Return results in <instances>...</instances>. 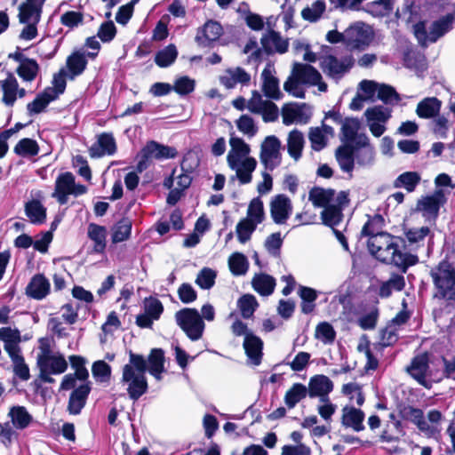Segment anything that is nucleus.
I'll list each match as a JSON object with an SVG mask.
<instances>
[{"instance_id":"nucleus-59","label":"nucleus","mask_w":455,"mask_h":455,"mask_svg":"<svg viewBox=\"0 0 455 455\" xmlns=\"http://www.w3.org/2000/svg\"><path fill=\"white\" fill-rule=\"evenodd\" d=\"M92 373L96 381L108 382L111 376V367L105 361H96L92 364Z\"/></svg>"},{"instance_id":"nucleus-25","label":"nucleus","mask_w":455,"mask_h":455,"mask_svg":"<svg viewBox=\"0 0 455 455\" xmlns=\"http://www.w3.org/2000/svg\"><path fill=\"white\" fill-rule=\"evenodd\" d=\"M251 81V75L243 68H229L220 76V84L227 89H233L238 84L247 85Z\"/></svg>"},{"instance_id":"nucleus-61","label":"nucleus","mask_w":455,"mask_h":455,"mask_svg":"<svg viewBox=\"0 0 455 455\" xmlns=\"http://www.w3.org/2000/svg\"><path fill=\"white\" fill-rule=\"evenodd\" d=\"M237 129L248 138H252L258 132L254 120L248 115H243L235 122Z\"/></svg>"},{"instance_id":"nucleus-48","label":"nucleus","mask_w":455,"mask_h":455,"mask_svg":"<svg viewBox=\"0 0 455 455\" xmlns=\"http://www.w3.org/2000/svg\"><path fill=\"white\" fill-rule=\"evenodd\" d=\"M132 227V220L128 218L118 221L112 229V242L117 243L126 241L131 235Z\"/></svg>"},{"instance_id":"nucleus-13","label":"nucleus","mask_w":455,"mask_h":455,"mask_svg":"<svg viewBox=\"0 0 455 455\" xmlns=\"http://www.w3.org/2000/svg\"><path fill=\"white\" fill-rule=\"evenodd\" d=\"M391 108L374 106L365 110L364 116L370 132L375 137H380L387 130L386 124L391 118Z\"/></svg>"},{"instance_id":"nucleus-21","label":"nucleus","mask_w":455,"mask_h":455,"mask_svg":"<svg viewBox=\"0 0 455 455\" xmlns=\"http://www.w3.org/2000/svg\"><path fill=\"white\" fill-rule=\"evenodd\" d=\"M260 44L267 54H283L289 48V40L273 29H268L262 35Z\"/></svg>"},{"instance_id":"nucleus-41","label":"nucleus","mask_w":455,"mask_h":455,"mask_svg":"<svg viewBox=\"0 0 455 455\" xmlns=\"http://www.w3.org/2000/svg\"><path fill=\"white\" fill-rule=\"evenodd\" d=\"M405 286V280L403 275L392 274L390 278L380 284L379 295L381 298H388L393 291H401Z\"/></svg>"},{"instance_id":"nucleus-44","label":"nucleus","mask_w":455,"mask_h":455,"mask_svg":"<svg viewBox=\"0 0 455 455\" xmlns=\"http://www.w3.org/2000/svg\"><path fill=\"white\" fill-rule=\"evenodd\" d=\"M304 146V135L297 129L292 130L288 136L287 147L289 155L295 160L301 156Z\"/></svg>"},{"instance_id":"nucleus-57","label":"nucleus","mask_w":455,"mask_h":455,"mask_svg":"<svg viewBox=\"0 0 455 455\" xmlns=\"http://www.w3.org/2000/svg\"><path fill=\"white\" fill-rule=\"evenodd\" d=\"M336 158L343 172H349L353 170L355 159L350 148L345 147L339 148L336 151Z\"/></svg>"},{"instance_id":"nucleus-12","label":"nucleus","mask_w":455,"mask_h":455,"mask_svg":"<svg viewBox=\"0 0 455 455\" xmlns=\"http://www.w3.org/2000/svg\"><path fill=\"white\" fill-rule=\"evenodd\" d=\"M281 141L274 135L267 136L260 146L259 159L267 171L272 172L282 163Z\"/></svg>"},{"instance_id":"nucleus-49","label":"nucleus","mask_w":455,"mask_h":455,"mask_svg":"<svg viewBox=\"0 0 455 455\" xmlns=\"http://www.w3.org/2000/svg\"><path fill=\"white\" fill-rule=\"evenodd\" d=\"M178 51L174 44H169L158 51L155 57L156 64L160 68H167L176 60Z\"/></svg>"},{"instance_id":"nucleus-34","label":"nucleus","mask_w":455,"mask_h":455,"mask_svg":"<svg viewBox=\"0 0 455 455\" xmlns=\"http://www.w3.org/2000/svg\"><path fill=\"white\" fill-rule=\"evenodd\" d=\"M442 101L436 97H427L420 100L416 108V114L423 119L435 118L441 110Z\"/></svg>"},{"instance_id":"nucleus-17","label":"nucleus","mask_w":455,"mask_h":455,"mask_svg":"<svg viewBox=\"0 0 455 455\" xmlns=\"http://www.w3.org/2000/svg\"><path fill=\"white\" fill-rule=\"evenodd\" d=\"M282 116L285 125L306 124L312 116V111L305 103H289L282 108Z\"/></svg>"},{"instance_id":"nucleus-38","label":"nucleus","mask_w":455,"mask_h":455,"mask_svg":"<svg viewBox=\"0 0 455 455\" xmlns=\"http://www.w3.org/2000/svg\"><path fill=\"white\" fill-rule=\"evenodd\" d=\"M8 416L16 429H25L32 422L33 417L24 406H13L10 409Z\"/></svg>"},{"instance_id":"nucleus-60","label":"nucleus","mask_w":455,"mask_h":455,"mask_svg":"<svg viewBox=\"0 0 455 455\" xmlns=\"http://www.w3.org/2000/svg\"><path fill=\"white\" fill-rule=\"evenodd\" d=\"M360 123L355 118H346L341 124V132L343 140L347 142L355 140L359 130Z\"/></svg>"},{"instance_id":"nucleus-64","label":"nucleus","mask_w":455,"mask_h":455,"mask_svg":"<svg viewBox=\"0 0 455 455\" xmlns=\"http://www.w3.org/2000/svg\"><path fill=\"white\" fill-rule=\"evenodd\" d=\"M377 96L379 100L387 105H395L400 100L399 94L395 92V88L387 84L379 85Z\"/></svg>"},{"instance_id":"nucleus-8","label":"nucleus","mask_w":455,"mask_h":455,"mask_svg":"<svg viewBox=\"0 0 455 455\" xmlns=\"http://www.w3.org/2000/svg\"><path fill=\"white\" fill-rule=\"evenodd\" d=\"M430 274L437 291L436 296L455 303V267L443 260Z\"/></svg>"},{"instance_id":"nucleus-9","label":"nucleus","mask_w":455,"mask_h":455,"mask_svg":"<svg viewBox=\"0 0 455 455\" xmlns=\"http://www.w3.org/2000/svg\"><path fill=\"white\" fill-rule=\"evenodd\" d=\"M175 320L192 341L199 340L203 337L205 324L196 308L186 307L179 310L175 314Z\"/></svg>"},{"instance_id":"nucleus-35","label":"nucleus","mask_w":455,"mask_h":455,"mask_svg":"<svg viewBox=\"0 0 455 455\" xmlns=\"http://www.w3.org/2000/svg\"><path fill=\"white\" fill-rule=\"evenodd\" d=\"M57 98V93L52 88L47 87L44 91L39 93L36 99L28 104L27 109L29 116L39 114L43 112L49 103Z\"/></svg>"},{"instance_id":"nucleus-24","label":"nucleus","mask_w":455,"mask_h":455,"mask_svg":"<svg viewBox=\"0 0 455 455\" xmlns=\"http://www.w3.org/2000/svg\"><path fill=\"white\" fill-rule=\"evenodd\" d=\"M262 86L261 89L267 98L278 100L283 93L279 87V81L274 76V68L267 65L261 73Z\"/></svg>"},{"instance_id":"nucleus-27","label":"nucleus","mask_w":455,"mask_h":455,"mask_svg":"<svg viewBox=\"0 0 455 455\" xmlns=\"http://www.w3.org/2000/svg\"><path fill=\"white\" fill-rule=\"evenodd\" d=\"M333 389L332 381L325 375H315L308 383L307 393L311 398L319 397L320 400L328 398Z\"/></svg>"},{"instance_id":"nucleus-63","label":"nucleus","mask_w":455,"mask_h":455,"mask_svg":"<svg viewBox=\"0 0 455 455\" xmlns=\"http://www.w3.org/2000/svg\"><path fill=\"white\" fill-rule=\"evenodd\" d=\"M258 225L245 218L240 220L236 226L237 238L240 243H244L250 240L251 234L254 232Z\"/></svg>"},{"instance_id":"nucleus-10","label":"nucleus","mask_w":455,"mask_h":455,"mask_svg":"<svg viewBox=\"0 0 455 455\" xmlns=\"http://www.w3.org/2000/svg\"><path fill=\"white\" fill-rule=\"evenodd\" d=\"M87 188L82 184L75 182V176L69 172H64L59 175L55 181V189L52 196L57 199L60 204L68 203V196L73 195L78 196L85 194Z\"/></svg>"},{"instance_id":"nucleus-31","label":"nucleus","mask_w":455,"mask_h":455,"mask_svg":"<svg viewBox=\"0 0 455 455\" xmlns=\"http://www.w3.org/2000/svg\"><path fill=\"white\" fill-rule=\"evenodd\" d=\"M455 20V12L448 13L434 21L429 28V42L435 43L452 28Z\"/></svg>"},{"instance_id":"nucleus-56","label":"nucleus","mask_w":455,"mask_h":455,"mask_svg":"<svg viewBox=\"0 0 455 455\" xmlns=\"http://www.w3.org/2000/svg\"><path fill=\"white\" fill-rule=\"evenodd\" d=\"M246 220H250L256 225L260 224L264 220V207L262 201L259 198H253L249 204L247 209Z\"/></svg>"},{"instance_id":"nucleus-18","label":"nucleus","mask_w":455,"mask_h":455,"mask_svg":"<svg viewBox=\"0 0 455 455\" xmlns=\"http://www.w3.org/2000/svg\"><path fill=\"white\" fill-rule=\"evenodd\" d=\"M143 308L144 313L137 315L136 323L141 328H151L163 314L164 306L157 298L151 296L144 299Z\"/></svg>"},{"instance_id":"nucleus-16","label":"nucleus","mask_w":455,"mask_h":455,"mask_svg":"<svg viewBox=\"0 0 455 455\" xmlns=\"http://www.w3.org/2000/svg\"><path fill=\"white\" fill-rule=\"evenodd\" d=\"M372 39V31L363 23L350 26L344 33V41L355 49H363Z\"/></svg>"},{"instance_id":"nucleus-39","label":"nucleus","mask_w":455,"mask_h":455,"mask_svg":"<svg viewBox=\"0 0 455 455\" xmlns=\"http://www.w3.org/2000/svg\"><path fill=\"white\" fill-rule=\"evenodd\" d=\"M403 417L417 426L422 433H432L434 428L429 427L421 409L408 406L403 409Z\"/></svg>"},{"instance_id":"nucleus-4","label":"nucleus","mask_w":455,"mask_h":455,"mask_svg":"<svg viewBox=\"0 0 455 455\" xmlns=\"http://www.w3.org/2000/svg\"><path fill=\"white\" fill-rule=\"evenodd\" d=\"M230 150L227 155V164L235 172L232 180L237 179L241 185L249 184L252 180V173L257 167V160L251 156V147L243 139L231 136Z\"/></svg>"},{"instance_id":"nucleus-28","label":"nucleus","mask_w":455,"mask_h":455,"mask_svg":"<svg viewBox=\"0 0 455 455\" xmlns=\"http://www.w3.org/2000/svg\"><path fill=\"white\" fill-rule=\"evenodd\" d=\"M50 282L42 274L35 275L26 288V294L35 299H43L50 292Z\"/></svg>"},{"instance_id":"nucleus-45","label":"nucleus","mask_w":455,"mask_h":455,"mask_svg":"<svg viewBox=\"0 0 455 455\" xmlns=\"http://www.w3.org/2000/svg\"><path fill=\"white\" fill-rule=\"evenodd\" d=\"M299 296L301 299V312L303 314H310L315 307V301L317 299V291L310 287L299 286Z\"/></svg>"},{"instance_id":"nucleus-6","label":"nucleus","mask_w":455,"mask_h":455,"mask_svg":"<svg viewBox=\"0 0 455 455\" xmlns=\"http://www.w3.org/2000/svg\"><path fill=\"white\" fill-rule=\"evenodd\" d=\"M0 340L4 342V348L11 358L14 375L22 381L28 380L30 372L21 354L20 331L3 327L0 329Z\"/></svg>"},{"instance_id":"nucleus-40","label":"nucleus","mask_w":455,"mask_h":455,"mask_svg":"<svg viewBox=\"0 0 455 455\" xmlns=\"http://www.w3.org/2000/svg\"><path fill=\"white\" fill-rule=\"evenodd\" d=\"M307 395V387L305 385L294 383L284 395V403L289 409H292Z\"/></svg>"},{"instance_id":"nucleus-22","label":"nucleus","mask_w":455,"mask_h":455,"mask_svg":"<svg viewBox=\"0 0 455 455\" xmlns=\"http://www.w3.org/2000/svg\"><path fill=\"white\" fill-rule=\"evenodd\" d=\"M223 34L221 25L214 20H208L197 29L196 42L201 47H211Z\"/></svg>"},{"instance_id":"nucleus-50","label":"nucleus","mask_w":455,"mask_h":455,"mask_svg":"<svg viewBox=\"0 0 455 455\" xmlns=\"http://www.w3.org/2000/svg\"><path fill=\"white\" fill-rule=\"evenodd\" d=\"M228 267L234 275H244L249 268V261L243 253L235 252L228 259Z\"/></svg>"},{"instance_id":"nucleus-53","label":"nucleus","mask_w":455,"mask_h":455,"mask_svg":"<svg viewBox=\"0 0 455 455\" xmlns=\"http://www.w3.org/2000/svg\"><path fill=\"white\" fill-rule=\"evenodd\" d=\"M13 150L20 156L31 157L39 153V146L35 140L25 138L16 144Z\"/></svg>"},{"instance_id":"nucleus-62","label":"nucleus","mask_w":455,"mask_h":455,"mask_svg":"<svg viewBox=\"0 0 455 455\" xmlns=\"http://www.w3.org/2000/svg\"><path fill=\"white\" fill-rule=\"evenodd\" d=\"M217 274L209 267H204L197 275L196 283L204 290L211 289L214 283Z\"/></svg>"},{"instance_id":"nucleus-52","label":"nucleus","mask_w":455,"mask_h":455,"mask_svg":"<svg viewBox=\"0 0 455 455\" xmlns=\"http://www.w3.org/2000/svg\"><path fill=\"white\" fill-rule=\"evenodd\" d=\"M325 10V2L323 0H316L301 11V16L305 20L315 22L321 19Z\"/></svg>"},{"instance_id":"nucleus-30","label":"nucleus","mask_w":455,"mask_h":455,"mask_svg":"<svg viewBox=\"0 0 455 455\" xmlns=\"http://www.w3.org/2000/svg\"><path fill=\"white\" fill-rule=\"evenodd\" d=\"M243 348L250 362L259 365L262 358L263 341L254 334L246 335L243 340Z\"/></svg>"},{"instance_id":"nucleus-15","label":"nucleus","mask_w":455,"mask_h":455,"mask_svg":"<svg viewBox=\"0 0 455 455\" xmlns=\"http://www.w3.org/2000/svg\"><path fill=\"white\" fill-rule=\"evenodd\" d=\"M141 155L143 159L138 164L140 171L147 167L146 162L149 159L164 160L174 158L177 156V150L174 148L151 140L142 148Z\"/></svg>"},{"instance_id":"nucleus-3","label":"nucleus","mask_w":455,"mask_h":455,"mask_svg":"<svg viewBox=\"0 0 455 455\" xmlns=\"http://www.w3.org/2000/svg\"><path fill=\"white\" fill-rule=\"evenodd\" d=\"M308 199L314 206L323 208L321 212L323 222L330 227L337 226L343 219V210L348 205V194L346 191L336 192L331 188H313Z\"/></svg>"},{"instance_id":"nucleus-33","label":"nucleus","mask_w":455,"mask_h":455,"mask_svg":"<svg viewBox=\"0 0 455 455\" xmlns=\"http://www.w3.org/2000/svg\"><path fill=\"white\" fill-rule=\"evenodd\" d=\"M116 151L115 138L110 133H102L98 139V144L92 146L90 154L92 157H101L103 156H112Z\"/></svg>"},{"instance_id":"nucleus-7","label":"nucleus","mask_w":455,"mask_h":455,"mask_svg":"<svg viewBox=\"0 0 455 455\" xmlns=\"http://www.w3.org/2000/svg\"><path fill=\"white\" fill-rule=\"evenodd\" d=\"M37 365L40 379L46 383L54 382L52 375H60L68 369V362L60 352L52 351L47 343L41 342L40 353L37 355Z\"/></svg>"},{"instance_id":"nucleus-29","label":"nucleus","mask_w":455,"mask_h":455,"mask_svg":"<svg viewBox=\"0 0 455 455\" xmlns=\"http://www.w3.org/2000/svg\"><path fill=\"white\" fill-rule=\"evenodd\" d=\"M90 391V382L84 381L71 393L68 401V411L71 414L77 415L81 412L85 405Z\"/></svg>"},{"instance_id":"nucleus-14","label":"nucleus","mask_w":455,"mask_h":455,"mask_svg":"<svg viewBox=\"0 0 455 455\" xmlns=\"http://www.w3.org/2000/svg\"><path fill=\"white\" fill-rule=\"evenodd\" d=\"M446 203L444 192L442 189H436L432 195L423 196L418 201L417 211L427 221H435L438 217L439 210Z\"/></svg>"},{"instance_id":"nucleus-2","label":"nucleus","mask_w":455,"mask_h":455,"mask_svg":"<svg viewBox=\"0 0 455 455\" xmlns=\"http://www.w3.org/2000/svg\"><path fill=\"white\" fill-rule=\"evenodd\" d=\"M368 248L378 259L392 263L405 273L409 267L419 262V258L411 252L402 251L395 242V237L386 232L375 234L368 240Z\"/></svg>"},{"instance_id":"nucleus-23","label":"nucleus","mask_w":455,"mask_h":455,"mask_svg":"<svg viewBox=\"0 0 455 455\" xmlns=\"http://www.w3.org/2000/svg\"><path fill=\"white\" fill-rule=\"evenodd\" d=\"M3 102L9 107L14 105L17 98H23L26 95V90L19 87L16 77L9 73L7 77L0 82Z\"/></svg>"},{"instance_id":"nucleus-20","label":"nucleus","mask_w":455,"mask_h":455,"mask_svg":"<svg viewBox=\"0 0 455 455\" xmlns=\"http://www.w3.org/2000/svg\"><path fill=\"white\" fill-rule=\"evenodd\" d=\"M291 212L292 204L287 196L280 194L272 198L270 202V215L275 224H284Z\"/></svg>"},{"instance_id":"nucleus-19","label":"nucleus","mask_w":455,"mask_h":455,"mask_svg":"<svg viewBox=\"0 0 455 455\" xmlns=\"http://www.w3.org/2000/svg\"><path fill=\"white\" fill-rule=\"evenodd\" d=\"M97 52H86L84 50L73 52L66 60V68L68 79L74 80L82 75L87 67V58L95 59Z\"/></svg>"},{"instance_id":"nucleus-42","label":"nucleus","mask_w":455,"mask_h":455,"mask_svg":"<svg viewBox=\"0 0 455 455\" xmlns=\"http://www.w3.org/2000/svg\"><path fill=\"white\" fill-rule=\"evenodd\" d=\"M27 217L33 224H42L46 219V209L38 200H32L26 204Z\"/></svg>"},{"instance_id":"nucleus-32","label":"nucleus","mask_w":455,"mask_h":455,"mask_svg":"<svg viewBox=\"0 0 455 455\" xmlns=\"http://www.w3.org/2000/svg\"><path fill=\"white\" fill-rule=\"evenodd\" d=\"M430 233V229L427 227L413 228L408 229L405 232L406 242L404 246L411 251H416L419 248L423 247L425 239L429 235L430 238L433 237Z\"/></svg>"},{"instance_id":"nucleus-55","label":"nucleus","mask_w":455,"mask_h":455,"mask_svg":"<svg viewBox=\"0 0 455 455\" xmlns=\"http://www.w3.org/2000/svg\"><path fill=\"white\" fill-rule=\"evenodd\" d=\"M237 306L243 318H251L259 304L256 298L251 294L243 295L237 301Z\"/></svg>"},{"instance_id":"nucleus-5","label":"nucleus","mask_w":455,"mask_h":455,"mask_svg":"<svg viewBox=\"0 0 455 455\" xmlns=\"http://www.w3.org/2000/svg\"><path fill=\"white\" fill-rule=\"evenodd\" d=\"M303 85L317 86L323 92L327 91V84L322 81V76L316 68L309 64L295 63L283 88L292 96L303 99L305 97Z\"/></svg>"},{"instance_id":"nucleus-51","label":"nucleus","mask_w":455,"mask_h":455,"mask_svg":"<svg viewBox=\"0 0 455 455\" xmlns=\"http://www.w3.org/2000/svg\"><path fill=\"white\" fill-rule=\"evenodd\" d=\"M420 181V175L416 172H406L400 174L395 180V188H403L408 192H413Z\"/></svg>"},{"instance_id":"nucleus-37","label":"nucleus","mask_w":455,"mask_h":455,"mask_svg":"<svg viewBox=\"0 0 455 455\" xmlns=\"http://www.w3.org/2000/svg\"><path fill=\"white\" fill-rule=\"evenodd\" d=\"M252 288L261 296H269L274 292L275 280L267 274H255L251 280Z\"/></svg>"},{"instance_id":"nucleus-58","label":"nucleus","mask_w":455,"mask_h":455,"mask_svg":"<svg viewBox=\"0 0 455 455\" xmlns=\"http://www.w3.org/2000/svg\"><path fill=\"white\" fill-rule=\"evenodd\" d=\"M367 12L376 17L388 14L393 9V0H376L367 4Z\"/></svg>"},{"instance_id":"nucleus-36","label":"nucleus","mask_w":455,"mask_h":455,"mask_svg":"<svg viewBox=\"0 0 455 455\" xmlns=\"http://www.w3.org/2000/svg\"><path fill=\"white\" fill-rule=\"evenodd\" d=\"M428 370V357L427 355H420L416 356L408 371L412 378H414L419 384L426 386V376Z\"/></svg>"},{"instance_id":"nucleus-26","label":"nucleus","mask_w":455,"mask_h":455,"mask_svg":"<svg viewBox=\"0 0 455 455\" xmlns=\"http://www.w3.org/2000/svg\"><path fill=\"white\" fill-rule=\"evenodd\" d=\"M365 414L361 409L353 406H345L342 409L341 424L343 427L351 428L355 432H361L365 429L363 421Z\"/></svg>"},{"instance_id":"nucleus-1","label":"nucleus","mask_w":455,"mask_h":455,"mask_svg":"<svg viewBox=\"0 0 455 455\" xmlns=\"http://www.w3.org/2000/svg\"><path fill=\"white\" fill-rule=\"evenodd\" d=\"M147 370L156 380L162 379L164 371V354L162 349H152L148 360L140 355L130 353L129 363L123 368L122 382L127 385L129 397L133 401L148 390Z\"/></svg>"},{"instance_id":"nucleus-47","label":"nucleus","mask_w":455,"mask_h":455,"mask_svg":"<svg viewBox=\"0 0 455 455\" xmlns=\"http://www.w3.org/2000/svg\"><path fill=\"white\" fill-rule=\"evenodd\" d=\"M40 68L36 60L29 59L20 64L16 69L18 76L25 82H32L39 73Z\"/></svg>"},{"instance_id":"nucleus-46","label":"nucleus","mask_w":455,"mask_h":455,"mask_svg":"<svg viewBox=\"0 0 455 455\" xmlns=\"http://www.w3.org/2000/svg\"><path fill=\"white\" fill-rule=\"evenodd\" d=\"M106 228L96 224H90L88 235L94 242L93 251L98 253L103 252L106 247Z\"/></svg>"},{"instance_id":"nucleus-43","label":"nucleus","mask_w":455,"mask_h":455,"mask_svg":"<svg viewBox=\"0 0 455 455\" xmlns=\"http://www.w3.org/2000/svg\"><path fill=\"white\" fill-rule=\"evenodd\" d=\"M41 7L24 3L20 6V22L22 24H38L41 19Z\"/></svg>"},{"instance_id":"nucleus-54","label":"nucleus","mask_w":455,"mask_h":455,"mask_svg":"<svg viewBox=\"0 0 455 455\" xmlns=\"http://www.w3.org/2000/svg\"><path fill=\"white\" fill-rule=\"evenodd\" d=\"M315 338L325 345L331 344L335 340L336 331L331 323L322 322L315 327Z\"/></svg>"},{"instance_id":"nucleus-11","label":"nucleus","mask_w":455,"mask_h":455,"mask_svg":"<svg viewBox=\"0 0 455 455\" xmlns=\"http://www.w3.org/2000/svg\"><path fill=\"white\" fill-rule=\"evenodd\" d=\"M354 59L351 55L337 58L333 55H327L321 59L320 67L323 72L330 78L339 81L353 67Z\"/></svg>"}]
</instances>
